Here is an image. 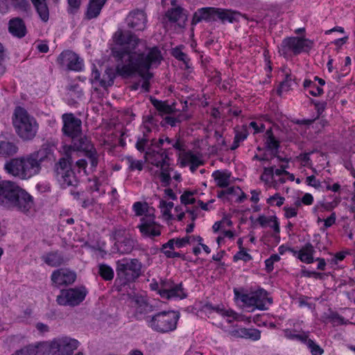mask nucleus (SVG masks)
<instances>
[{"label":"nucleus","instance_id":"63","mask_svg":"<svg viewBox=\"0 0 355 355\" xmlns=\"http://www.w3.org/2000/svg\"><path fill=\"white\" fill-rule=\"evenodd\" d=\"M175 245V239H171L167 243L162 245L161 251L164 253V251H171V250H174V246Z\"/></svg>","mask_w":355,"mask_h":355},{"label":"nucleus","instance_id":"16","mask_svg":"<svg viewBox=\"0 0 355 355\" xmlns=\"http://www.w3.org/2000/svg\"><path fill=\"white\" fill-rule=\"evenodd\" d=\"M62 119L63 126L62 131L63 134L71 139L82 133V121L76 117L72 113L62 114Z\"/></svg>","mask_w":355,"mask_h":355},{"label":"nucleus","instance_id":"43","mask_svg":"<svg viewBox=\"0 0 355 355\" xmlns=\"http://www.w3.org/2000/svg\"><path fill=\"white\" fill-rule=\"evenodd\" d=\"M241 336L245 338H250L253 340H258L261 338V332L256 329L242 328L240 329Z\"/></svg>","mask_w":355,"mask_h":355},{"label":"nucleus","instance_id":"51","mask_svg":"<svg viewBox=\"0 0 355 355\" xmlns=\"http://www.w3.org/2000/svg\"><path fill=\"white\" fill-rule=\"evenodd\" d=\"M252 259V257L246 252L245 249L239 250V251L236 252L233 257L234 261L242 260L245 262H248Z\"/></svg>","mask_w":355,"mask_h":355},{"label":"nucleus","instance_id":"1","mask_svg":"<svg viewBox=\"0 0 355 355\" xmlns=\"http://www.w3.org/2000/svg\"><path fill=\"white\" fill-rule=\"evenodd\" d=\"M114 40L119 46L113 50L117 62L116 73L123 78L140 76L143 79L141 87L144 92H148L149 81L153 77L150 69L161 63L163 59L161 51L157 46H148L145 41L129 31L118 30Z\"/></svg>","mask_w":355,"mask_h":355},{"label":"nucleus","instance_id":"23","mask_svg":"<svg viewBox=\"0 0 355 355\" xmlns=\"http://www.w3.org/2000/svg\"><path fill=\"white\" fill-rule=\"evenodd\" d=\"M90 81L93 85L102 87H107L113 85L114 76L106 73V74H104L101 78L99 71L97 69L96 66H94L92 71Z\"/></svg>","mask_w":355,"mask_h":355},{"label":"nucleus","instance_id":"44","mask_svg":"<svg viewBox=\"0 0 355 355\" xmlns=\"http://www.w3.org/2000/svg\"><path fill=\"white\" fill-rule=\"evenodd\" d=\"M123 162L128 165L130 171H141L143 169V162L135 159L132 156H125L123 159Z\"/></svg>","mask_w":355,"mask_h":355},{"label":"nucleus","instance_id":"55","mask_svg":"<svg viewBox=\"0 0 355 355\" xmlns=\"http://www.w3.org/2000/svg\"><path fill=\"white\" fill-rule=\"evenodd\" d=\"M164 124H167L171 125V127H174L182 121V115L179 114L177 117L173 116H166L163 120Z\"/></svg>","mask_w":355,"mask_h":355},{"label":"nucleus","instance_id":"20","mask_svg":"<svg viewBox=\"0 0 355 355\" xmlns=\"http://www.w3.org/2000/svg\"><path fill=\"white\" fill-rule=\"evenodd\" d=\"M126 21L129 28L136 31H142L146 27V15L142 10L132 11L127 17Z\"/></svg>","mask_w":355,"mask_h":355},{"label":"nucleus","instance_id":"21","mask_svg":"<svg viewBox=\"0 0 355 355\" xmlns=\"http://www.w3.org/2000/svg\"><path fill=\"white\" fill-rule=\"evenodd\" d=\"M8 31L14 37L21 39L27 33V28L24 20L19 17L11 18L8 23Z\"/></svg>","mask_w":355,"mask_h":355},{"label":"nucleus","instance_id":"34","mask_svg":"<svg viewBox=\"0 0 355 355\" xmlns=\"http://www.w3.org/2000/svg\"><path fill=\"white\" fill-rule=\"evenodd\" d=\"M212 177L216 182V186L220 188L227 187L230 184V173H229L216 171L213 173Z\"/></svg>","mask_w":355,"mask_h":355},{"label":"nucleus","instance_id":"9","mask_svg":"<svg viewBox=\"0 0 355 355\" xmlns=\"http://www.w3.org/2000/svg\"><path fill=\"white\" fill-rule=\"evenodd\" d=\"M78 345L77 340L65 336L54 338L50 342L40 343V349L42 355L46 352L51 355H71Z\"/></svg>","mask_w":355,"mask_h":355},{"label":"nucleus","instance_id":"3","mask_svg":"<svg viewBox=\"0 0 355 355\" xmlns=\"http://www.w3.org/2000/svg\"><path fill=\"white\" fill-rule=\"evenodd\" d=\"M0 206L26 215L35 211L34 198L24 189L10 180L0 182Z\"/></svg>","mask_w":355,"mask_h":355},{"label":"nucleus","instance_id":"52","mask_svg":"<svg viewBox=\"0 0 355 355\" xmlns=\"http://www.w3.org/2000/svg\"><path fill=\"white\" fill-rule=\"evenodd\" d=\"M130 235L127 234L126 230L123 227L116 228L113 232V237L115 242H118L123 239L124 237H128Z\"/></svg>","mask_w":355,"mask_h":355},{"label":"nucleus","instance_id":"29","mask_svg":"<svg viewBox=\"0 0 355 355\" xmlns=\"http://www.w3.org/2000/svg\"><path fill=\"white\" fill-rule=\"evenodd\" d=\"M19 147L15 141H0V157H8L17 153Z\"/></svg>","mask_w":355,"mask_h":355},{"label":"nucleus","instance_id":"24","mask_svg":"<svg viewBox=\"0 0 355 355\" xmlns=\"http://www.w3.org/2000/svg\"><path fill=\"white\" fill-rule=\"evenodd\" d=\"M240 16L241 13L237 11L216 8V20H220L223 24L238 21Z\"/></svg>","mask_w":355,"mask_h":355},{"label":"nucleus","instance_id":"22","mask_svg":"<svg viewBox=\"0 0 355 355\" xmlns=\"http://www.w3.org/2000/svg\"><path fill=\"white\" fill-rule=\"evenodd\" d=\"M202 20L206 21H216V8L206 7L198 9L193 14L192 24L196 25Z\"/></svg>","mask_w":355,"mask_h":355},{"label":"nucleus","instance_id":"11","mask_svg":"<svg viewBox=\"0 0 355 355\" xmlns=\"http://www.w3.org/2000/svg\"><path fill=\"white\" fill-rule=\"evenodd\" d=\"M234 295L245 306L252 307V309L266 310L272 303V298L268 296V292L263 288L250 293H241L234 290Z\"/></svg>","mask_w":355,"mask_h":355},{"label":"nucleus","instance_id":"12","mask_svg":"<svg viewBox=\"0 0 355 355\" xmlns=\"http://www.w3.org/2000/svg\"><path fill=\"white\" fill-rule=\"evenodd\" d=\"M313 42L309 39L298 37H291L283 40L279 51L284 57L291 53L298 55L303 51H309L312 49Z\"/></svg>","mask_w":355,"mask_h":355},{"label":"nucleus","instance_id":"17","mask_svg":"<svg viewBox=\"0 0 355 355\" xmlns=\"http://www.w3.org/2000/svg\"><path fill=\"white\" fill-rule=\"evenodd\" d=\"M57 62L62 67L72 71H80L83 67V60L69 50L62 51L58 57Z\"/></svg>","mask_w":355,"mask_h":355},{"label":"nucleus","instance_id":"60","mask_svg":"<svg viewBox=\"0 0 355 355\" xmlns=\"http://www.w3.org/2000/svg\"><path fill=\"white\" fill-rule=\"evenodd\" d=\"M95 202H96L94 197L89 198L85 195L81 202H80V205L82 207L86 209L91 206H93L95 204Z\"/></svg>","mask_w":355,"mask_h":355},{"label":"nucleus","instance_id":"18","mask_svg":"<svg viewBox=\"0 0 355 355\" xmlns=\"http://www.w3.org/2000/svg\"><path fill=\"white\" fill-rule=\"evenodd\" d=\"M131 306L134 309L133 316L137 320L146 321V318L150 316L148 314L154 311V306L141 296H137L132 300Z\"/></svg>","mask_w":355,"mask_h":355},{"label":"nucleus","instance_id":"28","mask_svg":"<svg viewBox=\"0 0 355 355\" xmlns=\"http://www.w3.org/2000/svg\"><path fill=\"white\" fill-rule=\"evenodd\" d=\"M315 249L310 243H306L299 251L297 258L304 263H311L314 261Z\"/></svg>","mask_w":355,"mask_h":355},{"label":"nucleus","instance_id":"7","mask_svg":"<svg viewBox=\"0 0 355 355\" xmlns=\"http://www.w3.org/2000/svg\"><path fill=\"white\" fill-rule=\"evenodd\" d=\"M141 268L142 263L137 259H119L116 262V281L122 286L134 282L141 276Z\"/></svg>","mask_w":355,"mask_h":355},{"label":"nucleus","instance_id":"62","mask_svg":"<svg viewBox=\"0 0 355 355\" xmlns=\"http://www.w3.org/2000/svg\"><path fill=\"white\" fill-rule=\"evenodd\" d=\"M284 210L285 211L284 216L286 218L295 217L297 215V210L296 208L284 207Z\"/></svg>","mask_w":355,"mask_h":355},{"label":"nucleus","instance_id":"19","mask_svg":"<svg viewBox=\"0 0 355 355\" xmlns=\"http://www.w3.org/2000/svg\"><path fill=\"white\" fill-rule=\"evenodd\" d=\"M76 273L68 268H60L54 270L51 275L53 286L60 287L69 286L74 283Z\"/></svg>","mask_w":355,"mask_h":355},{"label":"nucleus","instance_id":"15","mask_svg":"<svg viewBox=\"0 0 355 355\" xmlns=\"http://www.w3.org/2000/svg\"><path fill=\"white\" fill-rule=\"evenodd\" d=\"M158 293L161 297L166 300L173 298L184 299L187 297L182 283L175 284L171 279H164L161 282Z\"/></svg>","mask_w":355,"mask_h":355},{"label":"nucleus","instance_id":"5","mask_svg":"<svg viewBox=\"0 0 355 355\" xmlns=\"http://www.w3.org/2000/svg\"><path fill=\"white\" fill-rule=\"evenodd\" d=\"M12 124L17 135L24 141L32 140L38 130V123L23 107H17L12 115Z\"/></svg>","mask_w":355,"mask_h":355},{"label":"nucleus","instance_id":"33","mask_svg":"<svg viewBox=\"0 0 355 355\" xmlns=\"http://www.w3.org/2000/svg\"><path fill=\"white\" fill-rule=\"evenodd\" d=\"M43 261L48 266L58 267L64 262L63 257L58 252H51L42 257Z\"/></svg>","mask_w":355,"mask_h":355},{"label":"nucleus","instance_id":"36","mask_svg":"<svg viewBox=\"0 0 355 355\" xmlns=\"http://www.w3.org/2000/svg\"><path fill=\"white\" fill-rule=\"evenodd\" d=\"M284 71V79L281 82L279 88L277 89V94L282 96L283 92H288L291 89L293 83L294 82L293 76L287 71Z\"/></svg>","mask_w":355,"mask_h":355},{"label":"nucleus","instance_id":"49","mask_svg":"<svg viewBox=\"0 0 355 355\" xmlns=\"http://www.w3.org/2000/svg\"><path fill=\"white\" fill-rule=\"evenodd\" d=\"M14 8L22 12H28L31 6L28 0H10Z\"/></svg>","mask_w":355,"mask_h":355},{"label":"nucleus","instance_id":"2","mask_svg":"<svg viewBox=\"0 0 355 355\" xmlns=\"http://www.w3.org/2000/svg\"><path fill=\"white\" fill-rule=\"evenodd\" d=\"M52 152L48 148H41L29 154L12 158L7 161L3 168L7 174L20 180H28L37 175L42 164L51 160Z\"/></svg>","mask_w":355,"mask_h":355},{"label":"nucleus","instance_id":"13","mask_svg":"<svg viewBox=\"0 0 355 355\" xmlns=\"http://www.w3.org/2000/svg\"><path fill=\"white\" fill-rule=\"evenodd\" d=\"M87 293V290L83 286L62 289L57 296L56 302L60 306H76L85 299Z\"/></svg>","mask_w":355,"mask_h":355},{"label":"nucleus","instance_id":"54","mask_svg":"<svg viewBox=\"0 0 355 355\" xmlns=\"http://www.w3.org/2000/svg\"><path fill=\"white\" fill-rule=\"evenodd\" d=\"M310 154V153H301L297 157V159L301 162L302 166L311 167L312 163Z\"/></svg>","mask_w":355,"mask_h":355},{"label":"nucleus","instance_id":"37","mask_svg":"<svg viewBox=\"0 0 355 355\" xmlns=\"http://www.w3.org/2000/svg\"><path fill=\"white\" fill-rule=\"evenodd\" d=\"M152 143H156V140L155 139H150L146 134H144L141 137H138L135 147L139 152L146 153L147 148L151 147Z\"/></svg>","mask_w":355,"mask_h":355},{"label":"nucleus","instance_id":"40","mask_svg":"<svg viewBox=\"0 0 355 355\" xmlns=\"http://www.w3.org/2000/svg\"><path fill=\"white\" fill-rule=\"evenodd\" d=\"M183 15V8L180 6L168 9L165 14L169 21L175 23L180 20Z\"/></svg>","mask_w":355,"mask_h":355},{"label":"nucleus","instance_id":"38","mask_svg":"<svg viewBox=\"0 0 355 355\" xmlns=\"http://www.w3.org/2000/svg\"><path fill=\"white\" fill-rule=\"evenodd\" d=\"M302 343L306 345L311 355H322L324 353V349L309 338V334Z\"/></svg>","mask_w":355,"mask_h":355},{"label":"nucleus","instance_id":"32","mask_svg":"<svg viewBox=\"0 0 355 355\" xmlns=\"http://www.w3.org/2000/svg\"><path fill=\"white\" fill-rule=\"evenodd\" d=\"M150 102L160 114H171L175 110V107L173 105H169L167 101L150 98Z\"/></svg>","mask_w":355,"mask_h":355},{"label":"nucleus","instance_id":"31","mask_svg":"<svg viewBox=\"0 0 355 355\" xmlns=\"http://www.w3.org/2000/svg\"><path fill=\"white\" fill-rule=\"evenodd\" d=\"M105 4V2L101 0H89L86 13L87 19H92L97 17Z\"/></svg>","mask_w":355,"mask_h":355},{"label":"nucleus","instance_id":"56","mask_svg":"<svg viewBox=\"0 0 355 355\" xmlns=\"http://www.w3.org/2000/svg\"><path fill=\"white\" fill-rule=\"evenodd\" d=\"M101 184L97 179H95L93 182V184L90 185V190L92 193L97 192L98 195L95 196V197L101 196L105 194V190L101 188Z\"/></svg>","mask_w":355,"mask_h":355},{"label":"nucleus","instance_id":"4","mask_svg":"<svg viewBox=\"0 0 355 355\" xmlns=\"http://www.w3.org/2000/svg\"><path fill=\"white\" fill-rule=\"evenodd\" d=\"M144 158L152 165L150 172L155 180H158L162 187H168L171 182L169 157L166 149H164L155 143L147 148Z\"/></svg>","mask_w":355,"mask_h":355},{"label":"nucleus","instance_id":"64","mask_svg":"<svg viewBox=\"0 0 355 355\" xmlns=\"http://www.w3.org/2000/svg\"><path fill=\"white\" fill-rule=\"evenodd\" d=\"M214 201H215V200L212 199V200H209L207 202H204L202 200H198V204L202 210L209 211V210L214 209V207L212 206H211V205Z\"/></svg>","mask_w":355,"mask_h":355},{"label":"nucleus","instance_id":"26","mask_svg":"<svg viewBox=\"0 0 355 355\" xmlns=\"http://www.w3.org/2000/svg\"><path fill=\"white\" fill-rule=\"evenodd\" d=\"M264 145L268 150L272 152L275 157L277 156V153L280 147V142L275 137L272 129H268L266 132Z\"/></svg>","mask_w":355,"mask_h":355},{"label":"nucleus","instance_id":"35","mask_svg":"<svg viewBox=\"0 0 355 355\" xmlns=\"http://www.w3.org/2000/svg\"><path fill=\"white\" fill-rule=\"evenodd\" d=\"M11 355H42L40 343L37 345H29L17 350Z\"/></svg>","mask_w":355,"mask_h":355},{"label":"nucleus","instance_id":"47","mask_svg":"<svg viewBox=\"0 0 355 355\" xmlns=\"http://www.w3.org/2000/svg\"><path fill=\"white\" fill-rule=\"evenodd\" d=\"M206 306L209 309L221 314L222 315H227L229 317H232L235 320H239L238 314L232 310H225L224 309L220 308L219 306H212L211 305H207Z\"/></svg>","mask_w":355,"mask_h":355},{"label":"nucleus","instance_id":"53","mask_svg":"<svg viewBox=\"0 0 355 355\" xmlns=\"http://www.w3.org/2000/svg\"><path fill=\"white\" fill-rule=\"evenodd\" d=\"M284 200L285 199L284 197H282L278 193H276L274 196L270 197L267 200V202L271 205H275L277 207H281L284 204Z\"/></svg>","mask_w":355,"mask_h":355},{"label":"nucleus","instance_id":"59","mask_svg":"<svg viewBox=\"0 0 355 355\" xmlns=\"http://www.w3.org/2000/svg\"><path fill=\"white\" fill-rule=\"evenodd\" d=\"M172 147L178 150L180 153V155L186 151V146L183 141L180 139H176L172 144Z\"/></svg>","mask_w":355,"mask_h":355},{"label":"nucleus","instance_id":"10","mask_svg":"<svg viewBox=\"0 0 355 355\" xmlns=\"http://www.w3.org/2000/svg\"><path fill=\"white\" fill-rule=\"evenodd\" d=\"M72 162V156L69 155L67 153V155L60 158L55 164V178L62 187L76 186L78 182V180L71 168Z\"/></svg>","mask_w":355,"mask_h":355},{"label":"nucleus","instance_id":"50","mask_svg":"<svg viewBox=\"0 0 355 355\" xmlns=\"http://www.w3.org/2000/svg\"><path fill=\"white\" fill-rule=\"evenodd\" d=\"M248 130L246 125H243L240 128L235 129L234 139L241 142L245 140L248 136Z\"/></svg>","mask_w":355,"mask_h":355},{"label":"nucleus","instance_id":"42","mask_svg":"<svg viewBox=\"0 0 355 355\" xmlns=\"http://www.w3.org/2000/svg\"><path fill=\"white\" fill-rule=\"evenodd\" d=\"M284 336L290 340H297L302 343L304 342L308 332H302V334L297 333L296 330L286 329L284 331Z\"/></svg>","mask_w":355,"mask_h":355},{"label":"nucleus","instance_id":"6","mask_svg":"<svg viewBox=\"0 0 355 355\" xmlns=\"http://www.w3.org/2000/svg\"><path fill=\"white\" fill-rule=\"evenodd\" d=\"M180 313L173 311L157 312L146 318V324L153 331L168 334L177 329Z\"/></svg>","mask_w":355,"mask_h":355},{"label":"nucleus","instance_id":"8","mask_svg":"<svg viewBox=\"0 0 355 355\" xmlns=\"http://www.w3.org/2000/svg\"><path fill=\"white\" fill-rule=\"evenodd\" d=\"M75 151L83 152L89 159L91 168L95 169L98 164V155L91 140L82 133L71 139V144L64 147L65 155L72 156Z\"/></svg>","mask_w":355,"mask_h":355},{"label":"nucleus","instance_id":"39","mask_svg":"<svg viewBox=\"0 0 355 355\" xmlns=\"http://www.w3.org/2000/svg\"><path fill=\"white\" fill-rule=\"evenodd\" d=\"M303 86L309 89V93L313 96H319L323 94V89L318 86L315 81L311 80H304Z\"/></svg>","mask_w":355,"mask_h":355},{"label":"nucleus","instance_id":"45","mask_svg":"<svg viewBox=\"0 0 355 355\" xmlns=\"http://www.w3.org/2000/svg\"><path fill=\"white\" fill-rule=\"evenodd\" d=\"M171 54L177 60L183 62L187 68L189 67V64L190 59L188 58L187 55L182 51L181 47H175L173 49Z\"/></svg>","mask_w":355,"mask_h":355},{"label":"nucleus","instance_id":"27","mask_svg":"<svg viewBox=\"0 0 355 355\" xmlns=\"http://www.w3.org/2000/svg\"><path fill=\"white\" fill-rule=\"evenodd\" d=\"M180 157L184 164H191L190 168L192 171H196L198 167L203 164L201 157L191 151L182 153Z\"/></svg>","mask_w":355,"mask_h":355},{"label":"nucleus","instance_id":"58","mask_svg":"<svg viewBox=\"0 0 355 355\" xmlns=\"http://www.w3.org/2000/svg\"><path fill=\"white\" fill-rule=\"evenodd\" d=\"M274 220V216L267 217L264 215H260L257 219V221L259 223V224L262 227H265L266 226L270 225V224L272 223V221Z\"/></svg>","mask_w":355,"mask_h":355},{"label":"nucleus","instance_id":"48","mask_svg":"<svg viewBox=\"0 0 355 355\" xmlns=\"http://www.w3.org/2000/svg\"><path fill=\"white\" fill-rule=\"evenodd\" d=\"M196 191H185L180 196V201L182 204L192 205L196 202V199L193 197Z\"/></svg>","mask_w":355,"mask_h":355},{"label":"nucleus","instance_id":"30","mask_svg":"<svg viewBox=\"0 0 355 355\" xmlns=\"http://www.w3.org/2000/svg\"><path fill=\"white\" fill-rule=\"evenodd\" d=\"M135 246V241L130 237H124L123 239L115 242L114 248L122 254L130 253Z\"/></svg>","mask_w":355,"mask_h":355},{"label":"nucleus","instance_id":"46","mask_svg":"<svg viewBox=\"0 0 355 355\" xmlns=\"http://www.w3.org/2000/svg\"><path fill=\"white\" fill-rule=\"evenodd\" d=\"M148 208V203L140 201L135 202L132 205V210L137 216H144Z\"/></svg>","mask_w":355,"mask_h":355},{"label":"nucleus","instance_id":"57","mask_svg":"<svg viewBox=\"0 0 355 355\" xmlns=\"http://www.w3.org/2000/svg\"><path fill=\"white\" fill-rule=\"evenodd\" d=\"M305 182L307 185L313 187L316 189H319L322 187L321 182L317 180L314 175L306 177Z\"/></svg>","mask_w":355,"mask_h":355},{"label":"nucleus","instance_id":"61","mask_svg":"<svg viewBox=\"0 0 355 355\" xmlns=\"http://www.w3.org/2000/svg\"><path fill=\"white\" fill-rule=\"evenodd\" d=\"M191 238V236H187L183 237L182 239H179V238L176 239H175L176 247L178 248H180L184 246L185 245L190 243Z\"/></svg>","mask_w":355,"mask_h":355},{"label":"nucleus","instance_id":"25","mask_svg":"<svg viewBox=\"0 0 355 355\" xmlns=\"http://www.w3.org/2000/svg\"><path fill=\"white\" fill-rule=\"evenodd\" d=\"M40 20L47 23L49 20L50 12L47 0H30Z\"/></svg>","mask_w":355,"mask_h":355},{"label":"nucleus","instance_id":"41","mask_svg":"<svg viewBox=\"0 0 355 355\" xmlns=\"http://www.w3.org/2000/svg\"><path fill=\"white\" fill-rule=\"evenodd\" d=\"M98 274L105 281L112 280L114 275L112 268L105 263L98 265Z\"/></svg>","mask_w":355,"mask_h":355},{"label":"nucleus","instance_id":"14","mask_svg":"<svg viewBox=\"0 0 355 355\" xmlns=\"http://www.w3.org/2000/svg\"><path fill=\"white\" fill-rule=\"evenodd\" d=\"M137 228L144 238L154 239L162 234V226L155 221V216L152 214L143 216Z\"/></svg>","mask_w":355,"mask_h":355}]
</instances>
